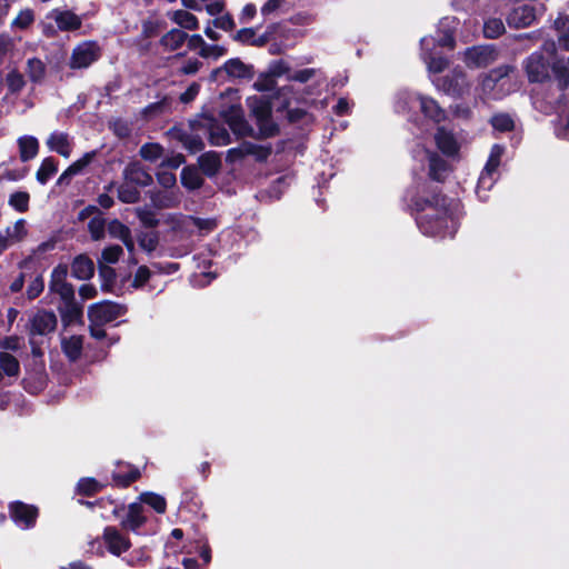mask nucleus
I'll return each instance as SVG.
<instances>
[{"mask_svg":"<svg viewBox=\"0 0 569 569\" xmlns=\"http://www.w3.org/2000/svg\"><path fill=\"white\" fill-rule=\"evenodd\" d=\"M1 232L10 246L19 242L27 234L26 221L23 219H19L12 226L6 228V230Z\"/></svg>","mask_w":569,"mask_h":569,"instance_id":"c9c22d12","label":"nucleus"},{"mask_svg":"<svg viewBox=\"0 0 569 569\" xmlns=\"http://www.w3.org/2000/svg\"><path fill=\"white\" fill-rule=\"evenodd\" d=\"M143 511L144 509L141 502L130 503L128 507L127 517L121 521L122 527L132 531L138 530L146 521Z\"/></svg>","mask_w":569,"mask_h":569,"instance_id":"cd10ccee","label":"nucleus"},{"mask_svg":"<svg viewBox=\"0 0 569 569\" xmlns=\"http://www.w3.org/2000/svg\"><path fill=\"white\" fill-rule=\"evenodd\" d=\"M127 312V307L112 301L93 303L88 309L89 320L92 323L106 325Z\"/></svg>","mask_w":569,"mask_h":569,"instance_id":"0eeeda50","label":"nucleus"},{"mask_svg":"<svg viewBox=\"0 0 569 569\" xmlns=\"http://www.w3.org/2000/svg\"><path fill=\"white\" fill-rule=\"evenodd\" d=\"M497 60L493 46H476L465 51V62L469 68H485Z\"/></svg>","mask_w":569,"mask_h":569,"instance_id":"f8f14e48","label":"nucleus"},{"mask_svg":"<svg viewBox=\"0 0 569 569\" xmlns=\"http://www.w3.org/2000/svg\"><path fill=\"white\" fill-rule=\"evenodd\" d=\"M188 34L180 29H172L161 38V46L169 51L179 49L187 40Z\"/></svg>","mask_w":569,"mask_h":569,"instance_id":"2f4dec72","label":"nucleus"},{"mask_svg":"<svg viewBox=\"0 0 569 569\" xmlns=\"http://www.w3.org/2000/svg\"><path fill=\"white\" fill-rule=\"evenodd\" d=\"M61 318L64 325L69 326L80 320L82 310L73 300L63 301V306L60 307Z\"/></svg>","mask_w":569,"mask_h":569,"instance_id":"72a5a7b5","label":"nucleus"},{"mask_svg":"<svg viewBox=\"0 0 569 569\" xmlns=\"http://www.w3.org/2000/svg\"><path fill=\"white\" fill-rule=\"evenodd\" d=\"M7 83L11 91H20L24 86L23 76L17 71H11L7 76Z\"/></svg>","mask_w":569,"mask_h":569,"instance_id":"0e129e2a","label":"nucleus"},{"mask_svg":"<svg viewBox=\"0 0 569 569\" xmlns=\"http://www.w3.org/2000/svg\"><path fill=\"white\" fill-rule=\"evenodd\" d=\"M33 12L29 9L20 11V13L12 21V26L19 29L29 27L33 21Z\"/></svg>","mask_w":569,"mask_h":569,"instance_id":"e2e57ef3","label":"nucleus"},{"mask_svg":"<svg viewBox=\"0 0 569 569\" xmlns=\"http://www.w3.org/2000/svg\"><path fill=\"white\" fill-rule=\"evenodd\" d=\"M523 68L530 82H542L549 78V64L540 52L531 53L523 61Z\"/></svg>","mask_w":569,"mask_h":569,"instance_id":"2eb2a0df","label":"nucleus"},{"mask_svg":"<svg viewBox=\"0 0 569 569\" xmlns=\"http://www.w3.org/2000/svg\"><path fill=\"white\" fill-rule=\"evenodd\" d=\"M246 102L251 116L256 119L259 134L263 138L274 136L278 128L271 119L270 102L259 96L248 97Z\"/></svg>","mask_w":569,"mask_h":569,"instance_id":"7ed1b4c3","label":"nucleus"},{"mask_svg":"<svg viewBox=\"0 0 569 569\" xmlns=\"http://www.w3.org/2000/svg\"><path fill=\"white\" fill-rule=\"evenodd\" d=\"M267 72H269L271 77L277 79L282 76L288 77L290 74V68L288 63L284 62L283 60H276L269 64Z\"/></svg>","mask_w":569,"mask_h":569,"instance_id":"bf43d9fd","label":"nucleus"},{"mask_svg":"<svg viewBox=\"0 0 569 569\" xmlns=\"http://www.w3.org/2000/svg\"><path fill=\"white\" fill-rule=\"evenodd\" d=\"M96 152H87L79 160L74 161L67 170L60 176L59 183L76 174H79L94 158Z\"/></svg>","mask_w":569,"mask_h":569,"instance_id":"473e14b6","label":"nucleus"},{"mask_svg":"<svg viewBox=\"0 0 569 569\" xmlns=\"http://www.w3.org/2000/svg\"><path fill=\"white\" fill-rule=\"evenodd\" d=\"M223 70L233 78H249L252 70L239 59H230L223 64Z\"/></svg>","mask_w":569,"mask_h":569,"instance_id":"f704fd0d","label":"nucleus"},{"mask_svg":"<svg viewBox=\"0 0 569 569\" xmlns=\"http://www.w3.org/2000/svg\"><path fill=\"white\" fill-rule=\"evenodd\" d=\"M108 231L112 237L118 238L120 240H122L130 233V229L119 220H112L109 223Z\"/></svg>","mask_w":569,"mask_h":569,"instance_id":"680f3d73","label":"nucleus"},{"mask_svg":"<svg viewBox=\"0 0 569 569\" xmlns=\"http://www.w3.org/2000/svg\"><path fill=\"white\" fill-rule=\"evenodd\" d=\"M0 370L8 377H18L20 373L18 359L8 352H0Z\"/></svg>","mask_w":569,"mask_h":569,"instance_id":"4c0bfd02","label":"nucleus"},{"mask_svg":"<svg viewBox=\"0 0 569 569\" xmlns=\"http://www.w3.org/2000/svg\"><path fill=\"white\" fill-rule=\"evenodd\" d=\"M552 71L561 87H569V58L553 61Z\"/></svg>","mask_w":569,"mask_h":569,"instance_id":"49530a36","label":"nucleus"},{"mask_svg":"<svg viewBox=\"0 0 569 569\" xmlns=\"http://www.w3.org/2000/svg\"><path fill=\"white\" fill-rule=\"evenodd\" d=\"M512 67L500 66L485 74L479 88L481 98L498 100L516 90L515 84L509 79Z\"/></svg>","mask_w":569,"mask_h":569,"instance_id":"f03ea898","label":"nucleus"},{"mask_svg":"<svg viewBox=\"0 0 569 569\" xmlns=\"http://www.w3.org/2000/svg\"><path fill=\"white\" fill-rule=\"evenodd\" d=\"M198 126L208 127L209 140L213 146H227L231 142L229 131L218 122L209 118H203Z\"/></svg>","mask_w":569,"mask_h":569,"instance_id":"5701e85b","label":"nucleus"},{"mask_svg":"<svg viewBox=\"0 0 569 569\" xmlns=\"http://www.w3.org/2000/svg\"><path fill=\"white\" fill-rule=\"evenodd\" d=\"M11 518L13 521L22 527L30 528L34 525L38 510L33 506L24 505L22 502H14L10 506Z\"/></svg>","mask_w":569,"mask_h":569,"instance_id":"6ab92c4d","label":"nucleus"},{"mask_svg":"<svg viewBox=\"0 0 569 569\" xmlns=\"http://www.w3.org/2000/svg\"><path fill=\"white\" fill-rule=\"evenodd\" d=\"M123 250L120 246L113 244L103 249L101 253V259L99 260V266L101 267L102 263H116L119 261L120 257L122 256Z\"/></svg>","mask_w":569,"mask_h":569,"instance_id":"09e8293b","label":"nucleus"},{"mask_svg":"<svg viewBox=\"0 0 569 569\" xmlns=\"http://www.w3.org/2000/svg\"><path fill=\"white\" fill-rule=\"evenodd\" d=\"M318 73H319V70L313 69V68H307V69L298 70L293 73H290L288 76V80L305 83V82L309 81L310 79H312L313 77H316Z\"/></svg>","mask_w":569,"mask_h":569,"instance_id":"052dcab7","label":"nucleus"},{"mask_svg":"<svg viewBox=\"0 0 569 569\" xmlns=\"http://www.w3.org/2000/svg\"><path fill=\"white\" fill-rule=\"evenodd\" d=\"M102 543L106 549L113 556L120 557L131 547L130 539L122 533L117 527L108 526L102 533Z\"/></svg>","mask_w":569,"mask_h":569,"instance_id":"9b49d317","label":"nucleus"},{"mask_svg":"<svg viewBox=\"0 0 569 569\" xmlns=\"http://www.w3.org/2000/svg\"><path fill=\"white\" fill-rule=\"evenodd\" d=\"M29 193L24 191H18L10 196L9 204L13 207L19 212H24L28 210L29 206Z\"/></svg>","mask_w":569,"mask_h":569,"instance_id":"5fc2aeb1","label":"nucleus"},{"mask_svg":"<svg viewBox=\"0 0 569 569\" xmlns=\"http://www.w3.org/2000/svg\"><path fill=\"white\" fill-rule=\"evenodd\" d=\"M77 488L80 493L90 496L98 492L102 488V485L93 478H83L79 480Z\"/></svg>","mask_w":569,"mask_h":569,"instance_id":"4d7b16f0","label":"nucleus"},{"mask_svg":"<svg viewBox=\"0 0 569 569\" xmlns=\"http://www.w3.org/2000/svg\"><path fill=\"white\" fill-rule=\"evenodd\" d=\"M89 232L93 240H100L104 236L106 221L101 216L93 217L88 223Z\"/></svg>","mask_w":569,"mask_h":569,"instance_id":"6e6d98bb","label":"nucleus"},{"mask_svg":"<svg viewBox=\"0 0 569 569\" xmlns=\"http://www.w3.org/2000/svg\"><path fill=\"white\" fill-rule=\"evenodd\" d=\"M277 86L276 79L270 76L269 72L259 74L257 80L253 82V88L260 92L272 91Z\"/></svg>","mask_w":569,"mask_h":569,"instance_id":"864d4df0","label":"nucleus"},{"mask_svg":"<svg viewBox=\"0 0 569 569\" xmlns=\"http://www.w3.org/2000/svg\"><path fill=\"white\" fill-rule=\"evenodd\" d=\"M140 156L148 161H157L162 157L163 148L159 143H146L140 148Z\"/></svg>","mask_w":569,"mask_h":569,"instance_id":"8fccbe9b","label":"nucleus"},{"mask_svg":"<svg viewBox=\"0 0 569 569\" xmlns=\"http://www.w3.org/2000/svg\"><path fill=\"white\" fill-rule=\"evenodd\" d=\"M19 156L21 161L33 159L39 152V141L33 136H22L18 139Z\"/></svg>","mask_w":569,"mask_h":569,"instance_id":"c756f323","label":"nucleus"},{"mask_svg":"<svg viewBox=\"0 0 569 569\" xmlns=\"http://www.w3.org/2000/svg\"><path fill=\"white\" fill-rule=\"evenodd\" d=\"M505 32V24L498 18L488 19L483 26V34L486 38L495 39Z\"/></svg>","mask_w":569,"mask_h":569,"instance_id":"de8ad7c7","label":"nucleus"},{"mask_svg":"<svg viewBox=\"0 0 569 569\" xmlns=\"http://www.w3.org/2000/svg\"><path fill=\"white\" fill-rule=\"evenodd\" d=\"M57 326L56 315L51 311L39 310L29 320V333L44 336L52 332Z\"/></svg>","mask_w":569,"mask_h":569,"instance_id":"dca6fc26","label":"nucleus"},{"mask_svg":"<svg viewBox=\"0 0 569 569\" xmlns=\"http://www.w3.org/2000/svg\"><path fill=\"white\" fill-rule=\"evenodd\" d=\"M435 141L443 154L448 157H456L459 153L460 143L451 131H448L445 128H438L435 134Z\"/></svg>","mask_w":569,"mask_h":569,"instance_id":"4be33fe9","label":"nucleus"},{"mask_svg":"<svg viewBox=\"0 0 569 569\" xmlns=\"http://www.w3.org/2000/svg\"><path fill=\"white\" fill-rule=\"evenodd\" d=\"M199 163L207 176H213L219 170L221 160L217 153L207 152L199 158Z\"/></svg>","mask_w":569,"mask_h":569,"instance_id":"58836bf2","label":"nucleus"},{"mask_svg":"<svg viewBox=\"0 0 569 569\" xmlns=\"http://www.w3.org/2000/svg\"><path fill=\"white\" fill-rule=\"evenodd\" d=\"M82 24V20L69 10L53 9L46 16L43 32L51 37L58 31H74Z\"/></svg>","mask_w":569,"mask_h":569,"instance_id":"39448f33","label":"nucleus"},{"mask_svg":"<svg viewBox=\"0 0 569 569\" xmlns=\"http://www.w3.org/2000/svg\"><path fill=\"white\" fill-rule=\"evenodd\" d=\"M47 147L49 150L59 153L64 158L71 154V140L68 133L54 131L47 139Z\"/></svg>","mask_w":569,"mask_h":569,"instance_id":"bb28decb","label":"nucleus"},{"mask_svg":"<svg viewBox=\"0 0 569 569\" xmlns=\"http://www.w3.org/2000/svg\"><path fill=\"white\" fill-rule=\"evenodd\" d=\"M411 204L418 212L417 224L422 233L431 237H452L458 229L455 211L458 204L439 194L411 196Z\"/></svg>","mask_w":569,"mask_h":569,"instance_id":"f257e3e1","label":"nucleus"},{"mask_svg":"<svg viewBox=\"0 0 569 569\" xmlns=\"http://www.w3.org/2000/svg\"><path fill=\"white\" fill-rule=\"evenodd\" d=\"M101 56L98 42L88 40L77 44L70 56L69 67L73 70L87 69Z\"/></svg>","mask_w":569,"mask_h":569,"instance_id":"423d86ee","label":"nucleus"},{"mask_svg":"<svg viewBox=\"0 0 569 569\" xmlns=\"http://www.w3.org/2000/svg\"><path fill=\"white\" fill-rule=\"evenodd\" d=\"M459 21L453 17H445L439 21L438 32L442 36L438 40L440 47H448L452 49L455 47V30L457 29Z\"/></svg>","mask_w":569,"mask_h":569,"instance_id":"a878e982","label":"nucleus"},{"mask_svg":"<svg viewBox=\"0 0 569 569\" xmlns=\"http://www.w3.org/2000/svg\"><path fill=\"white\" fill-rule=\"evenodd\" d=\"M141 505L147 503L151 508H153L158 513H163L166 511V500L163 497L153 493V492H143L139 497Z\"/></svg>","mask_w":569,"mask_h":569,"instance_id":"a18cd8bd","label":"nucleus"},{"mask_svg":"<svg viewBox=\"0 0 569 569\" xmlns=\"http://www.w3.org/2000/svg\"><path fill=\"white\" fill-rule=\"evenodd\" d=\"M490 123L492 124L493 129L501 132L510 131L515 126L512 118L507 113L495 114L491 118Z\"/></svg>","mask_w":569,"mask_h":569,"instance_id":"603ef678","label":"nucleus"},{"mask_svg":"<svg viewBox=\"0 0 569 569\" xmlns=\"http://www.w3.org/2000/svg\"><path fill=\"white\" fill-rule=\"evenodd\" d=\"M438 90L460 97L469 90V82L463 71L455 69L451 74L433 80Z\"/></svg>","mask_w":569,"mask_h":569,"instance_id":"1a4fd4ad","label":"nucleus"},{"mask_svg":"<svg viewBox=\"0 0 569 569\" xmlns=\"http://www.w3.org/2000/svg\"><path fill=\"white\" fill-rule=\"evenodd\" d=\"M421 58L430 72L439 73L448 66V60L433 52L436 40L432 37H423L420 41Z\"/></svg>","mask_w":569,"mask_h":569,"instance_id":"4468645a","label":"nucleus"},{"mask_svg":"<svg viewBox=\"0 0 569 569\" xmlns=\"http://www.w3.org/2000/svg\"><path fill=\"white\" fill-rule=\"evenodd\" d=\"M555 29L558 33V43L559 46L569 51V16L560 14L555 20Z\"/></svg>","mask_w":569,"mask_h":569,"instance_id":"e433bc0d","label":"nucleus"},{"mask_svg":"<svg viewBox=\"0 0 569 569\" xmlns=\"http://www.w3.org/2000/svg\"><path fill=\"white\" fill-rule=\"evenodd\" d=\"M127 472H114L113 480L118 486L127 487L140 477V472L137 468L128 467Z\"/></svg>","mask_w":569,"mask_h":569,"instance_id":"3c124183","label":"nucleus"},{"mask_svg":"<svg viewBox=\"0 0 569 569\" xmlns=\"http://www.w3.org/2000/svg\"><path fill=\"white\" fill-rule=\"evenodd\" d=\"M93 273L94 264L89 257L80 254L73 259L71 264L72 277L79 280H88L93 276Z\"/></svg>","mask_w":569,"mask_h":569,"instance_id":"c85d7f7f","label":"nucleus"},{"mask_svg":"<svg viewBox=\"0 0 569 569\" xmlns=\"http://www.w3.org/2000/svg\"><path fill=\"white\" fill-rule=\"evenodd\" d=\"M505 148L500 144H493L485 168L482 169L477 184V194L481 200L487 199V191H489L498 177V168L500 166L501 157Z\"/></svg>","mask_w":569,"mask_h":569,"instance_id":"20e7f679","label":"nucleus"},{"mask_svg":"<svg viewBox=\"0 0 569 569\" xmlns=\"http://www.w3.org/2000/svg\"><path fill=\"white\" fill-rule=\"evenodd\" d=\"M61 346L64 355L71 360H77L82 352L83 340L81 336L63 337Z\"/></svg>","mask_w":569,"mask_h":569,"instance_id":"7c9ffc66","label":"nucleus"},{"mask_svg":"<svg viewBox=\"0 0 569 569\" xmlns=\"http://www.w3.org/2000/svg\"><path fill=\"white\" fill-rule=\"evenodd\" d=\"M418 156L428 162L431 179L442 181L446 178L449 170L448 163L437 152L421 149Z\"/></svg>","mask_w":569,"mask_h":569,"instance_id":"a211bd4d","label":"nucleus"},{"mask_svg":"<svg viewBox=\"0 0 569 569\" xmlns=\"http://www.w3.org/2000/svg\"><path fill=\"white\" fill-rule=\"evenodd\" d=\"M181 182L186 188L194 190L202 186L203 179L197 169L187 167L181 172Z\"/></svg>","mask_w":569,"mask_h":569,"instance_id":"ea45409f","label":"nucleus"},{"mask_svg":"<svg viewBox=\"0 0 569 569\" xmlns=\"http://www.w3.org/2000/svg\"><path fill=\"white\" fill-rule=\"evenodd\" d=\"M26 73L32 82H40L44 78L46 66L40 59H29L27 61Z\"/></svg>","mask_w":569,"mask_h":569,"instance_id":"a19ab883","label":"nucleus"},{"mask_svg":"<svg viewBox=\"0 0 569 569\" xmlns=\"http://www.w3.org/2000/svg\"><path fill=\"white\" fill-rule=\"evenodd\" d=\"M194 124L190 130H184L182 128H173L172 137L179 140L186 149L190 152L196 153L203 149L204 143L199 133L196 132Z\"/></svg>","mask_w":569,"mask_h":569,"instance_id":"aec40b11","label":"nucleus"},{"mask_svg":"<svg viewBox=\"0 0 569 569\" xmlns=\"http://www.w3.org/2000/svg\"><path fill=\"white\" fill-rule=\"evenodd\" d=\"M57 163L53 158L48 157L42 160L40 168L37 171V180L41 184H46L48 180L57 172Z\"/></svg>","mask_w":569,"mask_h":569,"instance_id":"37998d69","label":"nucleus"},{"mask_svg":"<svg viewBox=\"0 0 569 569\" xmlns=\"http://www.w3.org/2000/svg\"><path fill=\"white\" fill-rule=\"evenodd\" d=\"M419 109L427 119L436 123H440L447 118L445 109L433 98L428 96H421Z\"/></svg>","mask_w":569,"mask_h":569,"instance_id":"393cba45","label":"nucleus"},{"mask_svg":"<svg viewBox=\"0 0 569 569\" xmlns=\"http://www.w3.org/2000/svg\"><path fill=\"white\" fill-rule=\"evenodd\" d=\"M270 152V148L246 141L236 148L229 149L227 159L229 161H238L247 156H253L258 161H263L269 157Z\"/></svg>","mask_w":569,"mask_h":569,"instance_id":"f3484780","label":"nucleus"},{"mask_svg":"<svg viewBox=\"0 0 569 569\" xmlns=\"http://www.w3.org/2000/svg\"><path fill=\"white\" fill-rule=\"evenodd\" d=\"M545 11L543 6H532L528 3L516 6L508 14L507 22L510 27L526 28L529 27Z\"/></svg>","mask_w":569,"mask_h":569,"instance_id":"9d476101","label":"nucleus"},{"mask_svg":"<svg viewBox=\"0 0 569 569\" xmlns=\"http://www.w3.org/2000/svg\"><path fill=\"white\" fill-rule=\"evenodd\" d=\"M220 116L237 137L242 138L253 134V129L244 119L243 110L240 104H231L221 110Z\"/></svg>","mask_w":569,"mask_h":569,"instance_id":"6e6552de","label":"nucleus"},{"mask_svg":"<svg viewBox=\"0 0 569 569\" xmlns=\"http://www.w3.org/2000/svg\"><path fill=\"white\" fill-rule=\"evenodd\" d=\"M43 288H44L43 278L41 276L36 277L31 281V283L28 286L27 293H28L29 299L37 298L43 291Z\"/></svg>","mask_w":569,"mask_h":569,"instance_id":"338daca9","label":"nucleus"},{"mask_svg":"<svg viewBox=\"0 0 569 569\" xmlns=\"http://www.w3.org/2000/svg\"><path fill=\"white\" fill-rule=\"evenodd\" d=\"M123 178L137 187H146L152 182V177L139 162L129 163L123 170Z\"/></svg>","mask_w":569,"mask_h":569,"instance_id":"b1692460","label":"nucleus"},{"mask_svg":"<svg viewBox=\"0 0 569 569\" xmlns=\"http://www.w3.org/2000/svg\"><path fill=\"white\" fill-rule=\"evenodd\" d=\"M138 242L143 250L151 252L157 248L158 237L154 232H142L138 237Z\"/></svg>","mask_w":569,"mask_h":569,"instance_id":"13d9d810","label":"nucleus"},{"mask_svg":"<svg viewBox=\"0 0 569 569\" xmlns=\"http://www.w3.org/2000/svg\"><path fill=\"white\" fill-rule=\"evenodd\" d=\"M421 96L409 90H400L396 94L395 111L403 116H410L419 107Z\"/></svg>","mask_w":569,"mask_h":569,"instance_id":"412c9836","label":"nucleus"},{"mask_svg":"<svg viewBox=\"0 0 569 569\" xmlns=\"http://www.w3.org/2000/svg\"><path fill=\"white\" fill-rule=\"evenodd\" d=\"M111 129L113 130L114 134L119 138H127L131 132L129 123L121 119L114 120L111 123Z\"/></svg>","mask_w":569,"mask_h":569,"instance_id":"774afa93","label":"nucleus"},{"mask_svg":"<svg viewBox=\"0 0 569 569\" xmlns=\"http://www.w3.org/2000/svg\"><path fill=\"white\" fill-rule=\"evenodd\" d=\"M171 19L174 23L179 24L181 28L188 30H196L198 28V20L196 16L186 11V10H177L172 13Z\"/></svg>","mask_w":569,"mask_h":569,"instance_id":"79ce46f5","label":"nucleus"},{"mask_svg":"<svg viewBox=\"0 0 569 569\" xmlns=\"http://www.w3.org/2000/svg\"><path fill=\"white\" fill-rule=\"evenodd\" d=\"M118 198L124 203H134L139 200L140 192L137 186L126 181L118 188Z\"/></svg>","mask_w":569,"mask_h":569,"instance_id":"c03bdc74","label":"nucleus"},{"mask_svg":"<svg viewBox=\"0 0 569 569\" xmlns=\"http://www.w3.org/2000/svg\"><path fill=\"white\" fill-rule=\"evenodd\" d=\"M151 272L146 266H141L134 273L132 287L141 288L150 279Z\"/></svg>","mask_w":569,"mask_h":569,"instance_id":"69168bd1","label":"nucleus"},{"mask_svg":"<svg viewBox=\"0 0 569 569\" xmlns=\"http://www.w3.org/2000/svg\"><path fill=\"white\" fill-rule=\"evenodd\" d=\"M68 266L60 263L51 273L49 283L50 291L60 296L62 301H70L74 298V290L72 284L67 282Z\"/></svg>","mask_w":569,"mask_h":569,"instance_id":"ddd939ff","label":"nucleus"}]
</instances>
